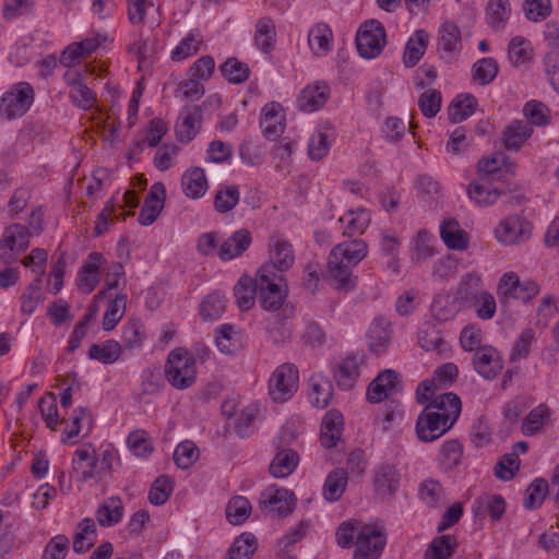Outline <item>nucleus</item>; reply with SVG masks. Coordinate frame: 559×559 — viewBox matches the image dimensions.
I'll list each match as a JSON object with an SVG mask.
<instances>
[{
    "instance_id": "obj_1",
    "label": "nucleus",
    "mask_w": 559,
    "mask_h": 559,
    "mask_svg": "<svg viewBox=\"0 0 559 559\" xmlns=\"http://www.w3.org/2000/svg\"><path fill=\"white\" fill-rule=\"evenodd\" d=\"M368 253V245L362 239H348L336 245L330 252L326 269L329 284L338 292H349L356 286L353 267Z\"/></svg>"
},
{
    "instance_id": "obj_2",
    "label": "nucleus",
    "mask_w": 559,
    "mask_h": 559,
    "mask_svg": "<svg viewBox=\"0 0 559 559\" xmlns=\"http://www.w3.org/2000/svg\"><path fill=\"white\" fill-rule=\"evenodd\" d=\"M166 379L179 390L191 386L197 379L194 358L183 348H176L168 355L165 366Z\"/></svg>"
},
{
    "instance_id": "obj_3",
    "label": "nucleus",
    "mask_w": 559,
    "mask_h": 559,
    "mask_svg": "<svg viewBox=\"0 0 559 559\" xmlns=\"http://www.w3.org/2000/svg\"><path fill=\"white\" fill-rule=\"evenodd\" d=\"M272 269L273 266L262 265L258 270L260 302L262 308L267 311L278 310L286 297L284 275H274Z\"/></svg>"
},
{
    "instance_id": "obj_4",
    "label": "nucleus",
    "mask_w": 559,
    "mask_h": 559,
    "mask_svg": "<svg viewBox=\"0 0 559 559\" xmlns=\"http://www.w3.org/2000/svg\"><path fill=\"white\" fill-rule=\"evenodd\" d=\"M299 372L290 362L280 365L269 379V395L275 403H284L298 390Z\"/></svg>"
},
{
    "instance_id": "obj_5",
    "label": "nucleus",
    "mask_w": 559,
    "mask_h": 559,
    "mask_svg": "<svg viewBox=\"0 0 559 559\" xmlns=\"http://www.w3.org/2000/svg\"><path fill=\"white\" fill-rule=\"evenodd\" d=\"M539 293L537 283L532 280L521 281L514 272L504 273L499 280L497 294L501 304H507L510 299H518L527 302Z\"/></svg>"
},
{
    "instance_id": "obj_6",
    "label": "nucleus",
    "mask_w": 559,
    "mask_h": 559,
    "mask_svg": "<svg viewBox=\"0 0 559 559\" xmlns=\"http://www.w3.org/2000/svg\"><path fill=\"white\" fill-rule=\"evenodd\" d=\"M385 43V29L377 20L365 22L356 35L357 50L365 59L378 57L383 50Z\"/></svg>"
},
{
    "instance_id": "obj_7",
    "label": "nucleus",
    "mask_w": 559,
    "mask_h": 559,
    "mask_svg": "<svg viewBox=\"0 0 559 559\" xmlns=\"http://www.w3.org/2000/svg\"><path fill=\"white\" fill-rule=\"evenodd\" d=\"M31 236L32 233L22 224L5 227L0 239V261L4 264L14 262L17 254L28 248Z\"/></svg>"
},
{
    "instance_id": "obj_8",
    "label": "nucleus",
    "mask_w": 559,
    "mask_h": 559,
    "mask_svg": "<svg viewBox=\"0 0 559 559\" xmlns=\"http://www.w3.org/2000/svg\"><path fill=\"white\" fill-rule=\"evenodd\" d=\"M34 100V90L27 82L15 84L0 99V115L8 119L23 116Z\"/></svg>"
},
{
    "instance_id": "obj_9",
    "label": "nucleus",
    "mask_w": 559,
    "mask_h": 559,
    "mask_svg": "<svg viewBox=\"0 0 559 559\" xmlns=\"http://www.w3.org/2000/svg\"><path fill=\"white\" fill-rule=\"evenodd\" d=\"M533 226L523 216L510 215L499 222L493 233L500 243L515 246L531 238Z\"/></svg>"
},
{
    "instance_id": "obj_10",
    "label": "nucleus",
    "mask_w": 559,
    "mask_h": 559,
    "mask_svg": "<svg viewBox=\"0 0 559 559\" xmlns=\"http://www.w3.org/2000/svg\"><path fill=\"white\" fill-rule=\"evenodd\" d=\"M453 427V416H441L425 408L416 420V433L420 441L432 442Z\"/></svg>"
},
{
    "instance_id": "obj_11",
    "label": "nucleus",
    "mask_w": 559,
    "mask_h": 559,
    "mask_svg": "<svg viewBox=\"0 0 559 559\" xmlns=\"http://www.w3.org/2000/svg\"><path fill=\"white\" fill-rule=\"evenodd\" d=\"M374 495L382 501H392L401 486V474L395 465L381 463L372 472Z\"/></svg>"
},
{
    "instance_id": "obj_12",
    "label": "nucleus",
    "mask_w": 559,
    "mask_h": 559,
    "mask_svg": "<svg viewBox=\"0 0 559 559\" xmlns=\"http://www.w3.org/2000/svg\"><path fill=\"white\" fill-rule=\"evenodd\" d=\"M385 535L372 525H364L356 537L354 559H378L385 546Z\"/></svg>"
},
{
    "instance_id": "obj_13",
    "label": "nucleus",
    "mask_w": 559,
    "mask_h": 559,
    "mask_svg": "<svg viewBox=\"0 0 559 559\" xmlns=\"http://www.w3.org/2000/svg\"><path fill=\"white\" fill-rule=\"evenodd\" d=\"M295 502L294 492L277 488L266 489L260 500L263 512L272 518L289 514L295 507Z\"/></svg>"
},
{
    "instance_id": "obj_14",
    "label": "nucleus",
    "mask_w": 559,
    "mask_h": 559,
    "mask_svg": "<svg viewBox=\"0 0 559 559\" xmlns=\"http://www.w3.org/2000/svg\"><path fill=\"white\" fill-rule=\"evenodd\" d=\"M365 365V354L358 352L346 356L336 364L333 369V377L341 390H352L360 374V367Z\"/></svg>"
},
{
    "instance_id": "obj_15",
    "label": "nucleus",
    "mask_w": 559,
    "mask_h": 559,
    "mask_svg": "<svg viewBox=\"0 0 559 559\" xmlns=\"http://www.w3.org/2000/svg\"><path fill=\"white\" fill-rule=\"evenodd\" d=\"M270 261L263 265L273 266L274 275L283 274L295 261L292 243L280 235H273L269 241Z\"/></svg>"
},
{
    "instance_id": "obj_16",
    "label": "nucleus",
    "mask_w": 559,
    "mask_h": 559,
    "mask_svg": "<svg viewBox=\"0 0 559 559\" xmlns=\"http://www.w3.org/2000/svg\"><path fill=\"white\" fill-rule=\"evenodd\" d=\"M330 86L322 81H316L301 90L297 106L305 112H313L322 108L330 98Z\"/></svg>"
},
{
    "instance_id": "obj_17",
    "label": "nucleus",
    "mask_w": 559,
    "mask_h": 559,
    "mask_svg": "<svg viewBox=\"0 0 559 559\" xmlns=\"http://www.w3.org/2000/svg\"><path fill=\"white\" fill-rule=\"evenodd\" d=\"M473 366L483 378L492 380L501 372L503 362L493 347L481 346L475 350Z\"/></svg>"
},
{
    "instance_id": "obj_18",
    "label": "nucleus",
    "mask_w": 559,
    "mask_h": 559,
    "mask_svg": "<svg viewBox=\"0 0 559 559\" xmlns=\"http://www.w3.org/2000/svg\"><path fill=\"white\" fill-rule=\"evenodd\" d=\"M399 386V373L391 369L383 370L368 385L367 400L370 403H379L396 392Z\"/></svg>"
},
{
    "instance_id": "obj_19",
    "label": "nucleus",
    "mask_w": 559,
    "mask_h": 559,
    "mask_svg": "<svg viewBox=\"0 0 559 559\" xmlns=\"http://www.w3.org/2000/svg\"><path fill=\"white\" fill-rule=\"evenodd\" d=\"M166 198V189L163 182H155L145 198L138 222L143 226L152 225L159 216Z\"/></svg>"
},
{
    "instance_id": "obj_20",
    "label": "nucleus",
    "mask_w": 559,
    "mask_h": 559,
    "mask_svg": "<svg viewBox=\"0 0 559 559\" xmlns=\"http://www.w3.org/2000/svg\"><path fill=\"white\" fill-rule=\"evenodd\" d=\"M202 123V111L199 106L185 107L176 124L177 139L180 142L189 143L195 138Z\"/></svg>"
},
{
    "instance_id": "obj_21",
    "label": "nucleus",
    "mask_w": 559,
    "mask_h": 559,
    "mask_svg": "<svg viewBox=\"0 0 559 559\" xmlns=\"http://www.w3.org/2000/svg\"><path fill=\"white\" fill-rule=\"evenodd\" d=\"M260 126L269 140H275L284 132V114L281 104L272 102L262 108Z\"/></svg>"
},
{
    "instance_id": "obj_22",
    "label": "nucleus",
    "mask_w": 559,
    "mask_h": 559,
    "mask_svg": "<svg viewBox=\"0 0 559 559\" xmlns=\"http://www.w3.org/2000/svg\"><path fill=\"white\" fill-rule=\"evenodd\" d=\"M438 52L447 61L454 59L461 51V29L452 22L442 24L439 31Z\"/></svg>"
},
{
    "instance_id": "obj_23",
    "label": "nucleus",
    "mask_w": 559,
    "mask_h": 559,
    "mask_svg": "<svg viewBox=\"0 0 559 559\" xmlns=\"http://www.w3.org/2000/svg\"><path fill=\"white\" fill-rule=\"evenodd\" d=\"M252 242V235L246 228L234 231L218 248V258L230 261L248 250Z\"/></svg>"
},
{
    "instance_id": "obj_24",
    "label": "nucleus",
    "mask_w": 559,
    "mask_h": 559,
    "mask_svg": "<svg viewBox=\"0 0 559 559\" xmlns=\"http://www.w3.org/2000/svg\"><path fill=\"white\" fill-rule=\"evenodd\" d=\"M64 78L66 82L71 86L70 98L72 103L83 110L91 109L96 103V95L84 84L82 75L79 73L75 75L67 73Z\"/></svg>"
},
{
    "instance_id": "obj_25",
    "label": "nucleus",
    "mask_w": 559,
    "mask_h": 559,
    "mask_svg": "<svg viewBox=\"0 0 559 559\" xmlns=\"http://www.w3.org/2000/svg\"><path fill=\"white\" fill-rule=\"evenodd\" d=\"M333 33L325 23H317L308 33V44L317 57L326 56L332 49Z\"/></svg>"
},
{
    "instance_id": "obj_26",
    "label": "nucleus",
    "mask_w": 559,
    "mask_h": 559,
    "mask_svg": "<svg viewBox=\"0 0 559 559\" xmlns=\"http://www.w3.org/2000/svg\"><path fill=\"white\" fill-rule=\"evenodd\" d=\"M440 237L451 250H464L468 246V235L454 218L444 219L440 226Z\"/></svg>"
},
{
    "instance_id": "obj_27",
    "label": "nucleus",
    "mask_w": 559,
    "mask_h": 559,
    "mask_svg": "<svg viewBox=\"0 0 559 559\" xmlns=\"http://www.w3.org/2000/svg\"><path fill=\"white\" fill-rule=\"evenodd\" d=\"M97 456L95 451L78 449L72 460V472L79 481L85 483L95 476Z\"/></svg>"
},
{
    "instance_id": "obj_28",
    "label": "nucleus",
    "mask_w": 559,
    "mask_h": 559,
    "mask_svg": "<svg viewBox=\"0 0 559 559\" xmlns=\"http://www.w3.org/2000/svg\"><path fill=\"white\" fill-rule=\"evenodd\" d=\"M428 43V33L425 29H417L405 45L403 52L404 66L407 68L415 67L425 55Z\"/></svg>"
},
{
    "instance_id": "obj_29",
    "label": "nucleus",
    "mask_w": 559,
    "mask_h": 559,
    "mask_svg": "<svg viewBox=\"0 0 559 559\" xmlns=\"http://www.w3.org/2000/svg\"><path fill=\"white\" fill-rule=\"evenodd\" d=\"M392 330L390 323L383 318H377L372 321L367 338L369 348L373 353H382L390 344Z\"/></svg>"
},
{
    "instance_id": "obj_30",
    "label": "nucleus",
    "mask_w": 559,
    "mask_h": 559,
    "mask_svg": "<svg viewBox=\"0 0 559 559\" xmlns=\"http://www.w3.org/2000/svg\"><path fill=\"white\" fill-rule=\"evenodd\" d=\"M533 127L525 120L511 122L502 132V141L507 150L518 151L531 138Z\"/></svg>"
},
{
    "instance_id": "obj_31",
    "label": "nucleus",
    "mask_w": 559,
    "mask_h": 559,
    "mask_svg": "<svg viewBox=\"0 0 559 559\" xmlns=\"http://www.w3.org/2000/svg\"><path fill=\"white\" fill-rule=\"evenodd\" d=\"M342 429V415L334 412L326 413L321 425V444L326 449L336 447L337 442L341 440Z\"/></svg>"
},
{
    "instance_id": "obj_32",
    "label": "nucleus",
    "mask_w": 559,
    "mask_h": 559,
    "mask_svg": "<svg viewBox=\"0 0 559 559\" xmlns=\"http://www.w3.org/2000/svg\"><path fill=\"white\" fill-rule=\"evenodd\" d=\"M334 139V132L330 126H323L312 133L308 143V156L312 160L324 158Z\"/></svg>"
},
{
    "instance_id": "obj_33",
    "label": "nucleus",
    "mask_w": 559,
    "mask_h": 559,
    "mask_svg": "<svg viewBox=\"0 0 559 559\" xmlns=\"http://www.w3.org/2000/svg\"><path fill=\"white\" fill-rule=\"evenodd\" d=\"M425 408L444 417L445 415L453 416L454 425L461 414L462 403L455 393L448 392L433 397Z\"/></svg>"
},
{
    "instance_id": "obj_34",
    "label": "nucleus",
    "mask_w": 559,
    "mask_h": 559,
    "mask_svg": "<svg viewBox=\"0 0 559 559\" xmlns=\"http://www.w3.org/2000/svg\"><path fill=\"white\" fill-rule=\"evenodd\" d=\"M181 187L188 198L198 199L204 195L207 189V179L204 170L200 167L188 169L182 175Z\"/></svg>"
},
{
    "instance_id": "obj_35",
    "label": "nucleus",
    "mask_w": 559,
    "mask_h": 559,
    "mask_svg": "<svg viewBox=\"0 0 559 559\" xmlns=\"http://www.w3.org/2000/svg\"><path fill=\"white\" fill-rule=\"evenodd\" d=\"M309 381L311 403L319 408L326 407L333 395L332 382L321 373L313 374Z\"/></svg>"
},
{
    "instance_id": "obj_36",
    "label": "nucleus",
    "mask_w": 559,
    "mask_h": 559,
    "mask_svg": "<svg viewBox=\"0 0 559 559\" xmlns=\"http://www.w3.org/2000/svg\"><path fill=\"white\" fill-rule=\"evenodd\" d=\"M419 499L429 508H441L445 500L447 493L440 481L427 478L420 483L418 488Z\"/></svg>"
},
{
    "instance_id": "obj_37",
    "label": "nucleus",
    "mask_w": 559,
    "mask_h": 559,
    "mask_svg": "<svg viewBox=\"0 0 559 559\" xmlns=\"http://www.w3.org/2000/svg\"><path fill=\"white\" fill-rule=\"evenodd\" d=\"M348 476L344 468H335L330 472L323 485V497L329 502L338 501L347 486Z\"/></svg>"
},
{
    "instance_id": "obj_38",
    "label": "nucleus",
    "mask_w": 559,
    "mask_h": 559,
    "mask_svg": "<svg viewBox=\"0 0 559 559\" xmlns=\"http://www.w3.org/2000/svg\"><path fill=\"white\" fill-rule=\"evenodd\" d=\"M257 293L259 294L258 273L255 278L247 275L241 276L234 288L237 305L243 310L253 307Z\"/></svg>"
},
{
    "instance_id": "obj_39",
    "label": "nucleus",
    "mask_w": 559,
    "mask_h": 559,
    "mask_svg": "<svg viewBox=\"0 0 559 559\" xmlns=\"http://www.w3.org/2000/svg\"><path fill=\"white\" fill-rule=\"evenodd\" d=\"M88 358L105 365L116 362L122 354V345L115 340H107L100 344H92L88 349Z\"/></svg>"
},
{
    "instance_id": "obj_40",
    "label": "nucleus",
    "mask_w": 559,
    "mask_h": 559,
    "mask_svg": "<svg viewBox=\"0 0 559 559\" xmlns=\"http://www.w3.org/2000/svg\"><path fill=\"white\" fill-rule=\"evenodd\" d=\"M463 445L456 439H450L443 442L438 455V464L444 472H451L462 462Z\"/></svg>"
},
{
    "instance_id": "obj_41",
    "label": "nucleus",
    "mask_w": 559,
    "mask_h": 559,
    "mask_svg": "<svg viewBox=\"0 0 559 559\" xmlns=\"http://www.w3.org/2000/svg\"><path fill=\"white\" fill-rule=\"evenodd\" d=\"M511 15L509 0H489L486 7V20L495 31L504 28Z\"/></svg>"
},
{
    "instance_id": "obj_42",
    "label": "nucleus",
    "mask_w": 559,
    "mask_h": 559,
    "mask_svg": "<svg viewBox=\"0 0 559 559\" xmlns=\"http://www.w3.org/2000/svg\"><path fill=\"white\" fill-rule=\"evenodd\" d=\"M96 525L95 522L90 519H83L73 536V550L79 554L86 552L96 542Z\"/></svg>"
},
{
    "instance_id": "obj_43",
    "label": "nucleus",
    "mask_w": 559,
    "mask_h": 559,
    "mask_svg": "<svg viewBox=\"0 0 559 559\" xmlns=\"http://www.w3.org/2000/svg\"><path fill=\"white\" fill-rule=\"evenodd\" d=\"M298 454L292 449H284L277 452L270 465V473L274 477H287L298 465Z\"/></svg>"
},
{
    "instance_id": "obj_44",
    "label": "nucleus",
    "mask_w": 559,
    "mask_h": 559,
    "mask_svg": "<svg viewBox=\"0 0 559 559\" xmlns=\"http://www.w3.org/2000/svg\"><path fill=\"white\" fill-rule=\"evenodd\" d=\"M370 221V214L365 209L349 210L340 218V223L344 225L343 235L350 237L354 234H362Z\"/></svg>"
},
{
    "instance_id": "obj_45",
    "label": "nucleus",
    "mask_w": 559,
    "mask_h": 559,
    "mask_svg": "<svg viewBox=\"0 0 559 559\" xmlns=\"http://www.w3.org/2000/svg\"><path fill=\"white\" fill-rule=\"evenodd\" d=\"M477 99L471 94L456 96L448 108L449 120L461 122L471 117L476 109Z\"/></svg>"
},
{
    "instance_id": "obj_46",
    "label": "nucleus",
    "mask_w": 559,
    "mask_h": 559,
    "mask_svg": "<svg viewBox=\"0 0 559 559\" xmlns=\"http://www.w3.org/2000/svg\"><path fill=\"white\" fill-rule=\"evenodd\" d=\"M457 547L453 535L435 537L425 551V559H450Z\"/></svg>"
},
{
    "instance_id": "obj_47",
    "label": "nucleus",
    "mask_w": 559,
    "mask_h": 559,
    "mask_svg": "<svg viewBox=\"0 0 559 559\" xmlns=\"http://www.w3.org/2000/svg\"><path fill=\"white\" fill-rule=\"evenodd\" d=\"M123 506L121 499L112 497L105 500L96 511V518L102 526H112L122 519Z\"/></svg>"
},
{
    "instance_id": "obj_48",
    "label": "nucleus",
    "mask_w": 559,
    "mask_h": 559,
    "mask_svg": "<svg viewBox=\"0 0 559 559\" xmlns=\"http://www.w3.org/2000/svg\"><path fill=\"white\" fill-rule=\"evenodd\" d=\"M275 25L272 19L262 17L257 22L254 43L263 52H270L275 46Z\"/></svg>"
},
{
    "instance_id": "obj_49",
    "label": "nucleus",
    "mask_w": 559,
    "mask_h": 559,
    "mask_svg": "<svg viewBox=\"0 0 559 559\" xmlns=\"http://www.w3.org/2000/svg\"><path fill=\"white\" fill-rule=\"evenodd\" d=\"M227 299L224 294L214 292L209 294L200 305V314L204 321L219 319L226 308Z\"/></svg>"
},
{
    "instance_id": "obj_50",
    "label": "nucleus",
    "mask_w": 559,
    "mask_h": 559,
    "mask_svg": "<svg viewBox=\"0 0 559 559\" xmlns=\"http://www.w3.org/2000/svg\"><path fill=\"white\" fill-rule=\"evenodd\" d=\"M217 348L225 354H234L241 347V336L233 325L219 326L215 337Z\"/></svg>"
},
{
    "instance_id": "obj_51",
    "label": "nucleus",
    "mask_w": 559,
    "mask_h": 559,
    "mask_svg": "<svg viewBox=\"0 0 559 559\" xmlns=\"http://www.w3.org/2000/svg\"><path fill=\"white\" fill-rule=\"evenodd\" d=\"M240 200V191L236 185L221 187L214 197V209L219 214L231 211Z\"/></svg>"
},
{
    "instance_id": "obj_52",
    "label": "nucleus",
    "mask_w": 559,
    "mask_h": 559,
    "mask_svg": "<svg viewBox=\"0 0 559 559\" xmlns=\"http://www.w3.org/2000/svg\"><path fill=\"white\" fill-rule=\"evenodd\" d=\"M499 72V66L493 58L486 57L476 61L472 67V79L479 85L491 83Z\"/></svg>"
},
{
    "instance_id": "obj_53",
    "label": "nucleus",
    "mask_w": 559,
    "mask_h": 559,
    "mask_svg": "<svg viewBox=\"0 0 559 559\" xmlns=\"http://www.w3.org/2000/svg\"><path fill=\"white\" fill-rule=\"evenodd\" d=\"M468 197L480 206L493 204L503 192L487 183L472 182L467 190Z\"/></svg>"
},
{
    "instance_id": "obj_54",
    "label": "nucleus",
    "mask_w": 559,
    "mask_h": 559,
    "mask_svg": "<svg viewBox=\"0 0 559 559\" xmlns=\"http://www.w3.org/2000/svg\"><path fill=\"white\" fill-rule=\"evenodd\" d=\"M418 344L427 352H442L447 345L441 333L431 324L426 323L419 330Z\"/></svg>"
},
{
    "instance_id": "obj_55",
    "label": "nucleus",
    "mask_w": 559,
    "mask_h": 559,
    "mask_svg": "<svg viewBox=\"0 0 559 559\" xmlns=\"http://www.w3.org/2000/svg\"><path fill=\"white\" fill-rule=\"evenodd\" d=\"M121 337L127 349L140 348L145 340L144 324L136 319L128 321L123 326Z\"/></svg>"
},
{
    "instance_id": "obj_56",
    "label": "nucleus",
    "mask_w": 559,
    "mask_h": 559,
    "mask_svg": "<svg viewBox=\"0 0 559 559\" xmlns=\"http://www.w3.org/2000/svg\"><path fill=\"white\" fill-rule=\"evenodd\" d=\"M549 417L550 409L547 405L540 404L533 408L522 424L523 433L526 436L535 435L543 428Z\"/></svg>"
},
{
    "instance_id": "obj_57",
    "label": "nucleus",
    "mask_w": 559,
    "mask_h": 559,
    "mask_svg": "<svg viewBox=\"0 0 559 559\" xmlns=\"http://www.w3.org/2000/svg\"><path fill=\"white\" fill-rule=\"evenodd\" d=\"M251 512V504L245 497L238 496L229 500L226 506V518L233 525L242 524Z\"/></svg>"
},
{
    "instance_id": "obj_58",
    "label": "nucleus",
    "mask_w": 559,
    "mask_h": 559,
    "mask_svg": "<svg viewBox=\"0 0 559 559\" xmlns=\"http://www.w3.org/2000/svg\"><path fill=\"white\" fill-rule=\"evenodd\" d=\"M202 44V37L195 31L190 32L171 51L173 61H182L186 58L195 55Z\"/></svg>"
},
{
    "instance_id": "obj_59",
    "label": "nucleus",
    "mask_w": 559,
    "mask_h": 559,
    "mask_svg": "<svg viewBox=\"0 0 559 559\" xmlns=\"http://www.w3.org/2000/svg\"><path fill=\"white\" fill-rule=\"evenodd\" d=\"M523 115L531 126L545 127L550 122V110L539 100H528L523 107Z\"/></svg>"
},
{
    "instance_id": "obj_60",
    "label": "nucleus",
    "mask_w": 559,
    "mask_h": 559,
    "mask_svg": "<svg viewBox=\"0 0 559 559\" xmlns=\"http://www.w3.org/2000/svg\"><path fill=\"white\" fill-rule=\"evenodd\" d=\"M531 44L522 36H515L510 40L508 47V57L515 67L525 64L531 60Z\"/></svg>"
},
{
    "instance_id": "obj_61",
    "label": "nucleus",
    "mask_w": 559,
    "mask_h": 559,
    "mask_svg": "<svg viewBox=\"0 0 559 559\" xmlns=\"http://www.w3.org/2000/svg\"><path fill=\"white\" fill-rule=\"evenodd\" d=\"M127 295H117L114 300L108 305V308L103 318V329L111 331L118 322L122 319L126 310Z\"/></svg>"
},
{
    "instance_id": "obj_62",
    "label": "nucleus",
    "mask_w": 559,
    "mask_h": 559,
    "mask_svg": "<svg viewBox=\"0 0 559 559\" xmlns=\"http://www.w3.org/2000/svg\"><path fill=\"white\" fill-rule=\"evenodd\" d=\"M223 75L234 84L245 82L250 74L247 63L239 61L237 58H228L221 67Z\"/></svg>"
},
{
    "instance_id": "obj_63",
    "label": "nucleus",
    "mask_w": 559,
    "mask_h": 559,
    "mask_svg": "<svg viewBox=\"0 0 559 559\" xmlns=\"http://www.w3.org/2000/svg\"><path fill=\"white\" fill-rule=\"evenodd\" d=\"M485 290L481 289V277L475 272L467 273L463 276L457 289V295L465 302L469 304Z\"/></svg>"
},
{
    "instance_id": "obj_64",
    "label": "nucleus",
    "mask_w": 559,
    "mask_h": 559,
    "mask_svg": "<svg viewBox=\"0 0 559 559\" xmlns=\"http://www.w3.org/2000/svg\"><path fill=\"white\" fill-rule=\"evenodd\" d=\"M198 459L199 449L192 441H182L175 449L174 461L176 465L182 469L189 468Z\"/></svg>"
}]
</instances>
